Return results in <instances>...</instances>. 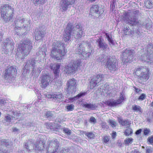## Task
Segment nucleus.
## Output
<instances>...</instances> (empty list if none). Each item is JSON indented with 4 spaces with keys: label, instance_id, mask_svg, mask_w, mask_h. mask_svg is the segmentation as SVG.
<instances>
[{
    "label": "nucleus",
    "instance_id": "obj_25",
    "mask_svg": "<svg viewBox=\"0 0 153 153\" xmlns=\"http://www.w3.org/2000/svg\"><path fill=\"white\" fill-rule=\"evenodd\" d=\"M123 101V100L119 98L117 100H112L107 101L105 102V104L109 106L114 107L116 106L118 104H120Z\"/></svg>",
    "mask_w": 153,
    "mask_h": 153
},
{
    "label": "nucleus",
    "instance_id": "obj_38",
    "mask_svg": "<svg viewBox=\"0 0 153 153\" xmlns=\"http://www.w3.org/2000/svg\"><path fill=\"white\" fill-rule=\"evenodd\" d=\"M105 35L107 38L109 42V43L111 44L112 45H114V40L112 39L111 35L110 34L108 33H105Z\"/></svg>",
    "mask_w": 153,
    "mask_h": 153
},
{
    "label": "nucleus",
    "instance_id": "obj_59",
    "mask_svg": "<svg viewBox=\"0 0 153 153\" xmlns=\"http://www.w3.org/2000/svg\"><path fill=\"white\" fill-rule=\"evenodd\" d=\"M143 131L144 134L147 135L150 132V130L149 129L146 128L144 129Z\"/></svg>",
    "mask_w": 153,
    "mask_h": 153
},
{
    "label": "nucleus",
    "instance_id": "obj_63",
    "mask_svg": "<svg viewBox=\"0 0 153 153\" xmlns=\"http://www.w3.org/2000/svg\"><path fill=\"white\" fill-rule=\"evenodd\" d=\"M0 153H7V150L5 149L2 148L0 149Z\"/></svg>",
    "mask_w": 153,
    "mask_h": 153
},
{
    "label": "nucleus",
    "instance_id": "obj_16",
    "mask_svg": "<svg viewBox=\"0 0 153 153\" xmlns=\"http://www.w3.org/2000/svg\"><path fill=\"white\" fill-rule=\"evenodd\" d=\"M16 71V68L14 67H10L5 70L4 71V78L8 81H11L14 77V75Z\"/></svg>",
    "mask_w": 153,
    "mask_h": 153
},
{
    "label": "nucleus",
    "instance_id": "obj_24",
    "mask_svg": "<svg viewBox=\"0 0 153 153\" xmlns=\"http://www.w3.org/2000/svg\"><path fill=\"white\" fill-rule=\"evenodd\" d=\"M47 97L55 102H57L61 100L62 97V95L61 94H48Z\"/></svg>",
    "mask_w": 153,
    "mask_h": 153
},
{
    "label": "nucleus",
    "instance_id": "obj_56",
    "mask_svg": "<svg viewBox=\"0 0 153 153\" xmlns=\"http://www.w3.org/2000/svg\"><path fill=\"white\" fill-rule=\"evenodd\" d=\"M147 121L151 123L153 121V115H152V113L151 115L149 117L147 118Z\"/></svg>",
    "mask_w": 153,
    "mask_h": 153
},
{
    "label": "nucleus",
    "instance_id": "obj_45",
    "mask_svg": "<svg viewBox=\"0 0 153 153\" xmlns=\"http://www.w3.org/2000/svg\"><path fill=\"white\" fill-rule=\"evenodd\" d=\"M133 132L132 129L129 127H127L124 133L125 134L126 136H128Z\"/></svg>",
    "mask_w": 153,
    "mask_h": 153
},
{
    "label": "nucleus",
    "instance_id": "obj_30",
    "mask_svg": "<svg viewBox=\"0 0 153 153\" xmlns=\"http://www.w3.org/2000/svg\"><path fill=\"white\" fill-rule=\"evenodd\" d=\"M84 51L83 48V43H80L78 44L76 50V52L79 54H81Z\"/></svg>",
    "mask_w": 153,
    "mask_h": 153
},
{
    "label": "nucleus",
    "instance_id": "obj_6",
    "mask_svg": "<svg viewBox=\"0 0 153 153\" xmlns=\"http://www.w3.org/2000/svg\"><path fill=\"white\" fill-rule=\"evenodd\" d=\"M60 67V65L59 64L51 65H50L51 69L53 70L54 74V78L53 80L54 82V85L57 87L62 86V83L59 77Z\"/></svg>",
    "mask_w": 153,
    "mask_h": 153
},
{
    "label": "nucleus",
    "instance_id": "obj_18",
    "mask_svg": "<svg viewBox=\"0 0 153 153\" xmlns=\"http://www.w3.org/2000/svg\"><path fill=\"white\" fill-rule=\"evenodd\" d=\"M75 0H62L60 3V9L62 12H65L68 8L73 4Z\"/></svg>",
    "mask_w": 153,
    "mask_h": 153
},
{
    "label": "nucleus",
    "instance_id": "obj_22",
    "mask_svg": "<svg viewBox=\"0 0 153 153\" xmlns=\"http://www.w3.org/2000/svg\"><path fill=\"white\" fill-rule=\"evenodd\" d=\"M45 141L44 140H40L37 141L34 145V149L36 151L42 152L44 150L45 147Z\"/></svg>",
    "mask_w": 153,
    "mask_h": 153
},
{
    "label": "nucleus",
    "instance_id": "obj_39",
    "mask_svg": "<svg viewBox=\"0 0 153 153\" xmlns=\"http://www.w3.org/2000/svg\"><path fill=\"white\" fill-rule=\"evenodd\" d=\"M105 35L107 38L109 42V43L111 44L112 45H114V40L112 39L111 35L110 34L108 33H105Z\"/></svg>",
    "mask_w": 153,
    "mask_h": 153
},
{
    "label": "nucleus",
    "instance_id": "obj_8",
    "mask_svg": "<svg viewBox=\"0 0 153 153\" xmlns=\"http://www.w3.org/2000/svg\"><path fill=\"white\" fill-rule=\"evenodd\" d=\"M15 29L17 27L19 29L24 28L27 30H29L30 29V22L29 20H25L24 19H17L15 21Z\"/></svg>",
    "mask_w": 153,
    "mask_h": 153
},
{
    "label": "nucleus",
    "instance_id": "obj_43",
    "mask_svg": "<svg viewBox=\"0 0 153 153\" xmlns=\"http://www.w3.org/2000/svg\"><path fill=\"white\" fill-rule=\"evenodd\" d=\"M116 5V0H113L111 2L110 10L112 11H113Z\"/></svg>",
    "mask_w": 153,
    "mask_h": 153
},
{
    "label": "nucleus",
    "instance_id": "obj_31",
    "mask_svg": "<svg viewBox=\"0 0 153 153\" xmlns=\"http://www.w3.org/2000/svg\"><path fill=\"white\" fill-rule=\"evenodd\" d=\"M109 58L107 56L104 54L101 55L99 56V57L97 59V61L99 62H103L104 63L107 62V61Z\"/></svg>",
    "mask_w": 153,
    "mask_h": 153
},
{
    "label": "nucleus",
    "instance_id": "obj_57",
    "mask_svg": "<svg viewBox=\"0 0 153 153\" xmlns=\"http://www.w3.org/2000/svg\"><path fill=\"white\" fill-rule=\"evenodd\" d=\"M103 142L105 143H107L108 142L109 140V137L107 136H105L103 138Z\"/></svg>",
    "mask_w": 153,
    "mask_h": 153
},
{
    "label": "nucleus",
    "instance_id": "obj_51",
    "mask_svg": "<svg viewBox=\"0 0 153 153\" xmlns=\"http://www.w3.org/2000/svg\"><path fill=\"white\" fill-rule=\"evenodd\" d=\"M74 107L73 104H71L66 106L65 108L68 111H72L74 110Z\"/></svg>",
    "mask_w": 153,
    "mask_h": 153
},
{
    "label": "nucleus",
    "instance_id": "obj_40",
    "mask_svg": "<svg viewBox=\"0 0 153 153\" xmlns=\"http://www.w3.org/2000/svg\"><path fill=\"white\" fill-rule=\"evenodd\" d=\"M144 4L148 8L150 9L153 7V4L150 0H145Z\"/></svg>",
    "mask_w": 153,
    "mask_h": 153
},
{
    "label": "nucleus",
    "instance_id": "obj_60",
    "mask_svg": "<svg viewBox=\"0 0 153 153\" xmlns=\"http://www.w3.org/2000/svg\"><path fill=\"white\" fill-rule=\"evenodd\" d=\"M152 150L149 147H146V153H152Z\"/></svg>",
    "mask_w": 153,
    "mask_h": 153
},
{
    "label": "nucleus",
    "instance_id": "obj_19",
    "mask_svg": "<svg viewBox=\"0 0 153 153\" xmlns=\"http://www.w3.org/2000/svg\"><path fill=\"white\" fill-rule=\"evenodd\" d=\"M46 33V29L44 26L40 27L39 28L36 29L34 33L36 40L42 39L44 37Z\"/></svg>",
    "mask_w": 153,
    "mask_h": 153
},
{
    "label": "nucleus",
    "instance_id": "obj_3",
    "mask_svg": "<svg viewBox=\"0 0 153 153\" xmlns=\"http://www.w3.org/2000/svg\"><path fill=\"white\" fill-rule=\"evenodd\" d=\"M51 51V56L58 61L62 59L67 51L65 44L60 41L53 42Z\"/></svg>",
    "mask_w": 153,
    "mask_h": 153
},
{
    "label": "nucleus",
    "instance_id": "obj_5",
    "mask_svg": "<svg viewBox=\"0 0 153 153\" xmlns=\"http://www.w3.org/2000/svg\"><path fill=\"white\" fill-rule=\"evenodd\" d=\"M19 50L24 55H27L32 48V43L29 39H26L20 43Z\"/></svg>",
    "mask_w": 153,
    "mask_h": 153
},
{
    "label": "nucleus",
    "instance_id": "obj_41",
    "mask_svg": "<svg viewBox=\"0 0 153 153\" xmlns=\"http://www.w3.org/2000/svg\"><path fill=\"white\" fill-rule=\"evenodd\" d=\"M1 144L2 145H4L5 147H9L10 143L9 141L7 140H3L0 141Z\"/></svg>",
    "mask_w": 153,
    "mask_h": 153
},
{
    "label": "nucleus",
    "instance_id": "obj_14",
    "mask_svg": "<svg viewBox=\"0 0 153 153\" xmlns=\"http://www.w3.org/2000/svg\"><path fill=\"white\" fill-rule=\"evenodd\" d=\"M104 77V75L102 74H99L94 76L90 82V88L92 89L94 87L98 86L100 82L103 80Z\"/></svg>",
    "mask_w": 153,
    "mask_h": 153
},
{
    "label": "nucleus",
    "instance_id": "obj_21",
    "mask_svg": "<svg viewBox=\"0 0 153 153\" xmlns=\"http://www.w3.org/2000/svg\"><path fill=\"white\" fill-rule=\"evenodd\" d=\"M51 81V78L49 75L47 74L43 75L41 79V86L45 88L49 85Z\"/></svg>",
    "mask_w": 153,
    "mask_h": 153
},
{
    "label": "nucleus",
    "instance_id": "obj_27",
    "mask_svg": "<svg viewBox=\"0 0 153 153\" xmlns=\"http://www.w3.org/2000/svg\"><path fill=\"white\" fill-rule=\"evenodd\" d=\"M47 51V48L45 46H42L39 49V51L36 53L37 56L40 57H45L46 55V52Z\"/></svg>",
    "mask_w": 153,
    "mask_h": 153
},
{
    "label": "nucleus",
    "instance_id": "obj_15",
    "mask_svg": "<svg viewBox=\"0 0 153 153\" xmlns=\"http://www.w3.org/2000/svg\"><path fill=\"white\" fill-rule=\"evenodd\" d=\"M37 61L34 58H33L28 60L26 62L24 68L26 71H29L31 70L32 72L31 73L32 75H33L34 73V69L36 66Z\"/></svg>",
    "mask_w": 153,
    "mask_h": 153
},
{
    "label": "nucleus",
    "instance_id": "obj_20",
    "mask_svg": "<svg viewBox=\"0 0 153 153\" xmlns=\"http://www.w3.org/2000/svg\"><path fill=\"white\" fill-rule=\"evenodd\" d=\"M104 11V9L103 8H99L97 5H95L91 8L90 14L96 16L102 14Z\"/></svg>",
    "mask_w": 153,
    "mask_h": 153
},
{
    "label": "nucleus",
    "instance_id": "obj_17",
    "mask_svg": "<svg viewBox=\"0 0 153 153\" xmlns=\"http://www.w3.org/2000/svg\"><path fill=\"white\" fill-rule=\"evenodd\" d=\"M106 66L110 72L114 73L117 71L118 69V64L116 61L111 58L108 59L106 62Z\"/></svg>",
    "mask_w": 153,
    "mask_h": 153
},
{
    "label": "nucleus",
    "instance_id": "obj_11",
    "mask_svg": "<svg viewBox=\"0 0 153 153\" xmlns=\"http://www.w3.org/2000/svg\"><path fill=\"white\" fill-rule=\"evenodd\" d=\"M60 144L57 139L50 141L47 148L46 153H58V150Z\"/></svg>",
    "mask_w": 153,
    "mask_h": 153
},
{
    "label": "nucleus",
    "instance_id": "obj_36",
    "mask_svg": "<svg viewBox=\"0 0 153 153\" xmlns=\"http://www.w3.org/2000/svg\"><path fill=\"white\" fill-rule=\"evenodd\" d=\"M132 109L134 111L138 112L140 114L143 113V111L141 107L138 105H134L132 106Z\"/></svg>",
    "mask_w": 153,
    "mask_h": 153
},
{
    "label": "nucleus",
    "instance_id": "obj_46",
    "mask_svg": "<svg viewBox=\"0 0 153 153\" xmlns=\"http://www.w3.org/2000/svg\"><path fill=\"white\" fill-rule=\"evenodd\" d=\"M45 125L46 128L48 129L52 130L54 129V127H53V124L52 123H46L45 124Z\"/></svg>",
    "mask_w": 153,
    "mask_h": 153
},
{
    "label": "nucleus",
    "instance_id": "obj_32",
    "mask_svg": "<svg viewBox=\"0 0 153 153\" xmlns=\"http://www.w3.org/2000/svg\"><path fill=\"white\" fill-rule=\"evenodd\" d=\"M86 94V93L85 92L81 93L74 97L69 98V99L71 101L73 102L74 101L84 96Z\"/></svg>",
    "mask_w": 153,
    "mask_h": 153
},
{
    "label": "nucleus",
    "instance_id": "obj_7",
    "mask_svg": "<svg viewBox=\"0 0 153 153\" xmlns=\"http://www.w3.org/2000/svg\"><path fill=\"white\" fill-rule=\"evenodd\" d=\"M135 53L134 51L129 49H126L123 52L121 58L122 61L124 63L131 62L133 59L134 54Z\"/></svg>",
    "mask_w": 153,
    "mask_h": 153
},
{
    "label": "nucleus",
    "instance_id": "obj_29",
    "mask_svg": "<svg viewBox=\"0 0 153 153\" xmlns=\"http://www.w3.org/2000/svg\"><path fill=\"white\" fill-rule=\"evenodd\" d=\"M117 118L119 123L123 126H127L131 124V121L128 120H124L120 117H118Z\"/></svg>",
    "mask_w": 153,
    "mask_h": 153
},
{
    "label": "nucleus",
    "instance_id": "obj_44",
    "mask_svg": "<svg viewBox=\"0 0 153 153\" xmlns=\"http://www.w3.org/2000/svg\"><path fill=\"white\" fill-rule=\"evenodd\" d=\"M132 30L129 29V27H126V28H125L124 29H123L124 34L126 35H128L130 36Z\"/></svg>",
    "mask_w": 153,
    "mask_h": 153
},
{
    "label": "nucleus",
    "instance_id": "obj_33",
    "mask_svg": "<svg viewBox=\"0 0 153 153\" xmlns=\"http://www.w3.org/2000/svg\"><path fill=\"white\" fill-rule=\"evenodd\" d=\"M147 54L151 56L153 54V45L152 44H149L147 46Z\"/></svg>",
    "mask_w": 153,
    "mask_h": 153
},
{
    "label": "nucleus",
    "instance_id": "obj_52",
    "mask_svg": "<svg viewBox=\"0 0 153 153\" xmlns=\"http://www.w3.org/2000/svg\"><path fill=\"white\" fill-rule=\"evenodd\" d=\"M101 126L102 128H103L104 130H106L109 128L108 126L107 125L106 123H105L103 122L101 123Z\"/></svg>",
    "mask_w": 153,
    "mask_h": 153
},
{
    "label": "nucleus",
    "instance_id": "obj_42",
    "mask_svg": "<svg viewBox=\"0 0 153 153\" xmlns=\"http://www.w3.org/2000/svg\"><path fill=\"white\" fill-rule=\"evenodd\" d=\"M33 2L35 5L42 4L45 2V0H32Z\"/></svg>",
    "mask_w": 153,
    "mask_h": 153
},
{
    "label": "nucleus",
    "instance_id": "obj_28",
    "mask_svg": "<svg viewBox=\"0 0 153 153\" xmlns=\"http://www.w3.org/2000/svg\"><path fill=\"white\" fill-rule=\"evenodd\" d=\"M149 56L150 57L151 56H149V54H144L141 56V59L142 61L150 63H152V60L149 58Z\"/></svg>",
    "mask_w": 153,
    "mask_h": 153
},
{
    "label": "nucleus",
    "instance_id": "obj_26",
    "mask_svg": "<svg viewBox=\"0 0 153 153\" xmlns=\"http://www.w3.org/2000/svg\"><path fill=\"white\" fill-rule=\"evenodd\" d=\"M142 35V33L138 28L137 29L132 30L131 32L130 36L133 39H137L138 38L140 37Z\"/></svg>",
    "mask_w": 153,
    "mask_h": 153
},
{
    "label": "nucleus",
    "instance_id": "obj_61",
    "mask_svg": "<svg viewBox=\"0 0 153 153\" xmlns=\"http://www.w3.org/2000/svg\"><path fill=\"white\" fill-rule=\"evenodd\" d=\"M21 29L19 28L18 27H17L16 30L15 29V27L14 28V33L15 34H16L17 35H19V30H20Z\"/></svg>",
    "mask_w": 153,
    "mask_h": 153
},
{
    "label": "nucleus",
    "instance_id": "obj_49",
    "mask_svg": "<svg viewBox=\"0 0 153 153\" xmlns=\"http://www.w3.org/2000/svg\"><path fill=\"white\" fill-rule=\"evenodd\" d=\"M7 102L6 100L3 99L0 100V105L6 106L7 105Z\"/></svg>",
    "mask_w": 153,
    "mask_h": 153
},
{
    "label": "nucleus",
    "instance_id": "obj_9",
    "mask_svg": "<svg viewBox=\"0 0 153 153\" xmlns=\"http://www.w3.org/2000/svg\"><path fill=\"white\" fill-rule=\"evenodd\" d=\"M147 70L146 68L143 67L138 68L135 73L138 78L143 81H146L148 79L149 75L147 74Z\"/></svg>",
    "mask_w": 153,
    "mask_h": 153
},
{
    "label": "nucleus",
    "instance_id": "obj_54",
    "mask_svg": "<svg viewBox=\"0 0 153 153\" xmlns=\"http://www.w3.org/2000/svg\"><path fill=\"white\" fill-rule=\"evenodd\" d=\"M89 121L91 123H92L93 124H95L97 122L96 119L93 117H91Z\"/></svg>",
    "mask_w": 153,
    "mask_h": 153
},
{
    "label": "nucleus",
    "instance_id": "obj_4",
    "mask_svg": "<svg viewBox=\"0 0 153 153\" xmlns=\"http://www.w3.org/2000/svg\"><path fill=\"white\" fill-rule=\"evenodd\" d=\"M1 16L4 21L7 22L12 19L13 15V9L8 4H4L1 7Z\"/></svg>",
    "mask_w": 153,
    "mask_h": 153
},
{
    "label": "nucleus",
    "instance_id": "obj_47",
    "mask_svg": "<svg viewBox=\"0 0 153 153\" xmlns=\"http://www.w3.org/2000/svg\"><path fill=\"white\" fill-rule=\"evenodd\" d=\"M91 53L90 51H88V52L86 53V52H84V51L81 55L83 56L84 59H85L88 58L91 55Z\"/></svg>",
    "mask_w": 153,
    "mask_h": 153
},
{
    "label": "nucleus",
    "instance_id": "obj_50",
    "mask_svg": "<svg viewBox=\"0 0 153 153\" xmlns=\"http://www.w3.org/2000/svg\"><path fill=\"white\" fill-rule=\"evenodd\" d=\"M63 131L68 135H70L71 134V131L68 128H63Z\"/></svg>",
    "mask_w": 153,
    "mask_h": 153
},
{
    "label": "nucleus",
    "instance_id": "obj_13",
    "mask_svg": "<svg viewBox=\"0 0 153 153\" xmlns=\"http://www.w3.org/2000/svg\"><path fill=\"white\" fill-rule=\"evenodd\" d=\"M2 48V51L6 54L8 53L9 50L12 51L14 49V43L13 40L7 39L4 42Z\"/></svg>",
    "mask_w": 153,
    "mask_h": 153
},
{
    "label": "nucleus",
    "instance_id": "obj_53",
    "mask_svg": "<svg viewBox=\"0 0 153 153\" xmlns=\"http://www.w3.org/2000/svg\"><path fill=\"white\" fill-rule=\"evenodd\" d=\"M85 135L89 138H92L94 137V134L91 132L86 133Z\"/></svg>",
    "mask_w": 153,
    "mask_h": 153
},
{
    "label": "nucleus",
    "instance_id": "obj_12",
    "mask_svg": "<svg viewBox=\"0 0 153 153\" xmlns=\"http://www.w3.org/2000/svg\"><path fill=\"white\" fill-rule=\"evenodd\" d=\"M81 63L79 60L74 61L68 64L65 67V71L67 73H72L75 71Z\"/></svg>",
    "mask_w": 153,
    "mask_h": 153
},
{
    "label": "nucleus",
    "instance_id": "obj_1",
    "mask_svg": "<svg viewBox=\"0 0 153 153\" xmlns=\"http://www.w3.org/2000/svg\"><path fill=\"white\" fill-rule=\"evenodd\" d=\"M140 14L141 13L138 10H133L130 12H126L124 13L122 19L131 26L137 25L139 26L141 25L145 26L148 29L151 28L152 25L151 22H148L145 25L143 23H142L141 21L138 19L137 16Z\"/></svg>",
    "mask_w": 153,
    "mask_h": 153
},
{
    "label": "nucleus",
    "instance_id": "obj_10",
    "mask_svg": "<svg viewBox=\"0 0 153 153\" xmlns=\"http://www.w3.org/2000/svg\"><path fill=\"white\" fill-rule=\"evenodd\" d=\"M77 81L74 78L69 79L68 81L67 86L68 94L71 96L73 95L76 92Z\"/></svg>",
    "mask_w": 153,
    "mask_h": 153
},
{
    "label": "nucleus",
    "instance_id": "obj_2",
    "mask_svg": "<svg viewBox=\"0 0 153 153\" xmlns=\"http://www.w3.org/2000/svg\"><path fill=\"white\" fill-rule=\"evenodd\" d=\"M83 32L82 27L81 24H77L74 27L72 24L68 23L65 30L63 39L65 42H68L71 38V36L78 39L82 37Z\"/></svg>",
    "mask_w": 153,
    "mask_h": 153
},
{
    "label": "nucleus",
    "instance_id": "obj_34",
    "mask_svg": "<svg viewBox=\"0 0 153 153\" xmlns=\"http://www.w3.org/2000/svg\"><path fill=\"white\" fill-rule=\"evenodd\" d=\"M83 105V107H84L85 108L92 110H94L97 107L96 105L95 104H93L91 103H85Z\"/></svg>",
    "mask_w": 153,
    "mask_h": 153
},
{
    "label": "nucleus",
    "instance_id": "obj_58",
    "mask_svg": "<svg viewBox=\"0 0 153 153\" xmlns=\"http://www.w3.org/2000/svg\"><path fill=\"white\" fill-rule=\"evenodd\" d=\"M109 123L112 127H114L116 126V123L114 121L112 120H110Z\"/></svg>",
    "mask_w": 153,
    "mask_h": 153
},
{
    "label": "nucleus",
    "instance_id": "obj_37",
    "mask_svg": "<svg viewBox=\"0 0 153 153\" xmlns=\"http://www.w3.org/2000/svg\"><path fill=\"white\" fill-rule=\"evenodd\" d=\"M33 145L31 143V142L30 140L27 141V142L25 143L24 146L28 151L30 150L31 147Z\"/></svg>",
    "mask_w": 153,
    "mask_h": 153
},
{
    "label": "nucleus",
    "instance_id": "obj_23",
    "mask_svg": "<svg viewBox=\"0 0 153 153\" xmlns=\"http://www.w3.org/2000/svg\"><path fill=\"white\" fill-rule=\"evenodd\" d=\"M96 42L97 43V46L102 50H106L109 49L108 45L104 42L103 39L101 37H100L97 40Z\"/></svg>",
    "mask_w": 153,
    "mask_h": 153
},
{
    "label": "nucleus",
    "instance_id": "obj_48",
    "mask_svg": "<svg viewBox=\"0 0 153 153\" xmlns=\"http://www.w3.org/2000/svg\"><path fill=\"white\" fill-rule=\"evenodd\" d=\"M133 142V139L132 138H128L124 140L125 144L129 145V144H131Z\"/></svg>",
    "mask_w": 153,
    "mask_h": 153
},
{
    "label": "nucleus",
    "instance_id": "obj_64",
    "mask_svg": "<svg viewBox=\"0 0 153 153\" xmlns=\"http://www.w3.org/2000/svg\"><path fill=\"white\" fill-rule=\"evenodd\" d=\"M148 139L149 143H153V136L149 137Z\"/></svg>",
    "mask_w": 153,
    "mask_h": 153
},
{
    "label": "nucleus",
    "instance_id": "obj_62",
    "mask_svg": "<svg viewBox=\"0 0 153 153\" xmlns=\"http://www.w3.org/2000/svg\"><path fill=\"white\" fill-rule=\"evenodd\" d=\"M6 120L7 122H10L11 119L10 116V115H8L5 117Z\"/></svg>",
    "mask_w": 153,
    "mask_h": 153
},
{
    "label": "nucleus",
    "instance_id": "obj_55",
    "mask_svg": "<svg viewBox=\"0 0 153 153\" xmlns=\"http://www.w3.org/2000/svg\"><path fill=\"white\" fill-rule=\"evenodd\" d=\"M146 96L145 94H142L138 98L139 100H143L146 98Z\"/></svg>",
    "mask_w": 153,
    "mask_h": 153
},
{
    "label": "nucleus",
    "instance_id": "obj_35",
    "mask_svg": "<svg viewBox=\"0 0 153 153\" xmlns=\"http://www.w3.org/2000/svg\"><path fill=\"white\" fill-rule=\"evenodd\" d=\"M54 112L53 111H48L45 114V116L48 120H51L54 117Z\"/></svg>",
    "mask_w": 153,
    "mask_h": 153
}]
</instances>
